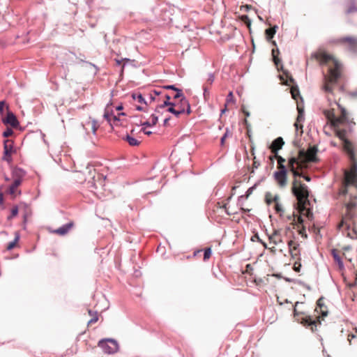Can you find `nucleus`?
<instances>
[{"mask_svg": "<svg viewBox=\"0 0 357 357\" xmlns=\"http://www.w3.org/2000/svg\"><path fill=\"white\" fill-rule=\"evenodd\" d=\"M323 113L328 120L333 121V126L336 130L337 135L343 142V150L348 155L351 163V168L344 170L342 181V193L348 195L349 188L354 187L357 188V162L355 160V150L351 142L345 138L346 132L339 128L340 121L335 115L333 110L324 109Z\"/></svg>", "mask_w": 357, "mask_h": 357, "instance_id": "f257e3e1", "label": "nucleus"}, {"mask_svg": "<svg viewBox=\"0 0 357 357\" xmlns=\"http://www.w3.org/2000/svg\"><path fill=\"white\" fill-rule=\"evenodd\" d=\"M316 59L321 64L328 66V74L324 75L323 90L327 93H332L333 88L331 85L337 84L341 77V64L332 55L321 52L315 54Z\"/></svg>", "mask_w": 357, "mask_h": 357, "instance_id": "f03ea898", "label": "nucleus"}, {"mask_svg": "<svg viewBox=\"0 0 357 357\" xmlns=\"http://www.w3.org/2000/svg\"><path fill=\"white\" fill-rule=\"evenodd\" d=\"M349 201L346 203V213L340 222V226H345L348 231V237L351 238H357V229L356 218L357 213L356 211L357 207L356 197L349 194Z\"/></svg>", "mask_w": 357, "mask_h": 357, "instance_id": "7ed1b4c3", "label": "nucleus"}, {"mask_svg": "<svg viewBox=\"0 0 357 357\" xmlns=\"http://www.w3.org/2000/svg\"><path fill=\"white\" fill-rule=\"evenodd\" d=\"M289 171L291 172L294 178L291 188V192L293 195L300 203H307L310 196V190L305 183H303L301 181L296 179L297 177H301L302 174L299 172L297 167L290 169Z\"/></svg>", "mask_w": 357, "mask_h": 357, "instance_id": "20e7f679", "label": "nucleus"}, {"mask_svg": "<svg viewBox=\"0 0 357 357\" xmlns=\"http://www.w3.org/2000/svg\"><path fill=\"white\" fill-rule=\"evenodd\" d=\"M291 93L292 98L296 100L297 102V110H298V115L296 118V121L294 123V126L296 128V132L299 130V129L301 130V135L303 133V125L302 123L304 121L305 117H304V108L303 106V98L301 96L299 89L298 86L294 87L291 90Z\"/></svg>", "mask_w": 357, "mask_h": 357, "instance_id": "39448f33", "label": "nucleus"}, {"mask_svg": "<svg viewBox=\"0 0 357 357\" xmlns=\"http://www.w3.org/2000/svg\"><path fill=\"white\" fill-rule=\"evenodd\" d=\"M300 304L298 301L296 302L294 305V319L298 323L303 324L305 327H310V329L312 332L317 331V325L321 324V321L319 318L316 320L312 319L311 316H306L305 317L299 318L300 314H303V312H298L297 310L298 305Z\"/></svg>", "mask_w": 357, "mask_h": 357, "instance_id": "423d86ee", "label": "nucleus"}, {"mask_svg": "<svg viewBox=\"0 0 357 357\" xmlns=\"http://www.w3.org/2000/svg\"><path fill=\"white\" fill-rule=\"evenodd\" d=\"M98 346L100 347L105 354H114L119 349L118 342L112 338H105L99 340Z\"/></svg>", "mask_w": 357, "mask_h": 357, "instance_id": "0eeeda50", "label": "nucleus"}, {"mask_svg": "<svg viewBox=\"0 0 357 357\" xmlns=\"http://www.w3.org/2000/svg\"><path fill=\"white\" fill-rule=\"evenodd\" d=\"M287 172L286 165H282L281 169L273 173V178L281 188H285L287 185Z\"/></svg>", "mask_w": 357, "mask_h": 357, "instance_id": "6e6552de", "label": "nucleus"}, {"mask_svg": "<svg viewBox=\"0 0 357 357\" xmlns=\"http://www.w3.org/2000/svg\"><path fill=\"white\" fill-rule=\"evenodd\" d=\"M337 42L342 44L347 43L349 52L354 54L357 53V38L345 36L337 39Z\"/></svg>", "mask_w": 357, "mask_h": 357, "instance_id": "1a4fd4ad", "label": "nucleus"}, {"mask_svg": "<svg viewBox=\"0 0 357 357\" xmlns=\"http://www.w3.org/2000/svg\"><path fill=\"white\" fill-rule=\"evenodd\" d=\"M2 122L5 125H10L13 128H17L20 126V122L16 116L9 110H8L6 116L2 119Z\"/></svg>", "mask_w": 357, "mask_h": 357, "instance_id": "9d476101", "label": "nucleus"}, {"mask_svg": "<svg viewBox=\"0 0 357 357\" xmlns=\"http://www.w3.org/2000/svg\"><path fill=\"white\" fill-rule=\"evenodd\" d=\"M104 118L109 123L112 128H113V126H117L120 121L119 117L114 115L112 111L109 112L107 109H105Z\"/></svg>", "mask_w": 357, "mask_h": 357, "instance_id": "9b49d317", "label": "nucleus"}, {"mask_svg": "<svg viewBox=\"0 0 357 357\" xmlns=\"http://www.w3.org/2000/svg\"><path fill=\"white\" fill-rule=\"evenodd\" d=\"M317 152L318 149L316 146H310L307 150L306 160L313 163L318 162Z\"/></svg>", "mask_w": 357, "mask_h": 357, "instance_id": "f8f14e48", "label": "nucleus"}, {"mask_svg": "<svg viewBox=\"0 0 357 357\" xmlns=\"http://www.w3.org/2000/svg\"><path fill=\"white\" fill-rule=\"evenodd\" d=\"M340 111V116L338 119L340 121V126L342 123H349V125H355L353 121H350L348 117V112L344 107L340 104H337Z\"/></svg>", "mask_w": 357, "mask_h": 357, "instance_id": "ddd939ff", "label": "nucleus"}, {"mask_svg": "<svg viewBox=\"0 0 357 357\" xmlns=\"http://www.w3.org/2000/svg\"><path fill=\"white\" fill-rule=\"evenodd\" d=\"M284 142L281 137H278L276 139H275L271 146L270 149L271 150V152L275 154H278V152L280 149L282 148V146L284 145Z\"/></svg>", "mask_w": 357, "mask_h": 357, "instance_id": "4468645a", "label": "nucleus"}, {"mask_svg": "<svg viewBox=\"0 0 357 357\" xmlns=\"http://www.w3.org/2000/svg\"><path fill=\"white\" fill-rule=\"evenodd\" d=\"M74 223L73 222H69L58 229L54 230V233L58 234L59 236H64L68 233L70 229L73 227Z\"/></svg>", "mask_w": 357, "mask_h": 357, "instance_id": "2eb2a0df", "label": "nucleus"}, {"mask_svg": "<svg viewBox=\"0 0 357 357\" xmlns=\"http://www.w3.org/2000/svg\"><path fill=\"white\" fill-rule=\"evenodd\" d=\"M26 175V171L22 168L16 167L12 170V176L14 179H19L22 183V179Z\"/></svg>", "mask_w": 357, "mask_h": 357, "instance_id": "dca6fc26", "label": "nucleus"}, {"mask_svg": "<svg viewBox=\"0 0 357 357\" xmlns=\"http://www.w3.org/2000/svg\"><path fill=\"white\" fill-rule=\"evenodd\" d=\"M22 184L21 181L19 179H14L12 184L6 190V193L13 196L14 197H16V192L17 188Z\"/></svg>", "mask_w": 357, "mask_h": 357, "instance_id": "f3484780", "label": "nucleus"}, {"mask_svg": "<svg viewBox=\"0 0 357 357\" xmlns=\"http://www.w3.org/2000/svg\"><path fill=\"white\" fill-rule=\"evenodd\" d=\"M331 255L334 259V261L337 264L338 268L340 271L344 269V265L342 260V258L338 254V252L336 249H332L331 251Z\"/></svg>", "mask_w": 357, "mask_h": 357, "instance_id": "a211bd4d", "label": "nucleus"}, {"mask_svg": "<svg viewBox=\"0 0 357 357\" xmlns=\"http://www.w3.org/2000/svg\"><path fill=\"white\" fill-rule=\"evenodd\" d=\"M324 297L319 298L317 301V308L320 310V313L321 314L322 317H326L328 315V310L326 306L324 303Z\"/></svg>", "mask_w": 357, "mask_h": 357, "instance_id": "6ab92c4d", "label": "nucleus"}, {"mask_svg": "<svg viewBox=\"0 0 357 357\" xmlns=\"http://www.w3.org/2000/svg\"><path fill=\"white\" fill-rule=\"evenodd\" d=\"M3 151L6 147L8 151L10 153H15L16 152V149L14 148V142L10 139H5L3 142Z\"/></svg>", "mask_w": 357, "mask_h": 357, "instance_id": "aec40b11", "label": "nucleus"}, {"mask_svg": "<svg viewBox=\"0 0 357 357\" xmlns=\"http://www.w3.org/2000/svg\"><path fill=\"white\" fill-rule=\"evenodd\" d=\"M123 139L128 143L131 146H137L140 144V142L134 137L130 136L129 134H126V136L123 137Z\"/></svg>", "mask_w": 357, "mask_h": 357, "instance_id": "412c9836", "label": "nucleus"}, {"mask_svg": "<svg viewBox=\"0 0 357 357\" xmlns=\"http://www.w3.org/2000/svg\"><path fill=\"white\" fill-rule=\"evenodd\" d=\"M287 165H288L289 169H294L295 167H297V166L300 165V162H299V160L296 157L291 156L288 159Z\"/></svg>", "mask_w": 357, "mask_h": 357, "instance_id": "4be33fe9", "label": "nucleus"}, {"mask_svg": "<svg viewBox=\"0 0 357 357\" xmlns=\"http://www.w3.org/2000/svg\"><path fill=\"white\" fill-rule=\"evenodd\" d=\"M288 247L289 248L290 253L294 252H300L299 250V243L294 242L292 240H289L287 243Z\"/></svg>", "mask_w": 357, "mask_h": 357, "instance_id": "5701e85b", "label": "nucleus"}, {"mask_svg": "<svg viewBox=\"0 0 357 357\" xmlns=\"http://www.w3.org/2000/svg\"><path fill=\"white\" fill-rule=\"evenodd\" d=\"M278 28V26L275 25L273 27H271L265 30L266 37L268 40H270L273 38Z\"/></svg>", "mask_w": 357, "mask_h": 357, "instance_id": "b1692460", "label": "nucleus"}, {"mask_svg": "<svg viewBox=\"0 0 357 357\" xmlns=\"http://www.w3.org/2000/svg\"><path fill=\"white\" fill-rule=\"evenodd\" d=\"M20 234L18 231L15 233V238L13 241L10 242L6 247L7 250H12L17 245L20 240Z\"/></svg>", "mask_w": 357, "mask_h": 357, "instance_id": "393cba45", "label": "nucleus"}, {"mask_svg": "<svg viewBox=\"0 0 357 357\" xmlns=\"http://www.w3.org/2000/svg\"><path fill=\"white\" fill-rule=\"evenodd\" d=\"M132 98L133 100H137V102L139 103H143L145 104L146 105H148V102H146L142 94L140 93H133L132 94Z\"/></svg>", "mask_w": 357, "mask_h": 357, "instance_id": "a878e982", "label": "nucleus"}, {"mask_svg": "<svg viewBox=\"0 0 357 357\" xmlns=\"http://www.w3.org/2000/svg\"><path fill=\"white\" fill-rule=\"evenodd\" d=\"M259 181L256 183H255L252 186H251L250 188H249L247 190V191L245 192V194L244 195H241V197H238V202H240V200L242 198L248 199V197L252 193L254 190L256 189V188L259 185Z\"/></svg>", "mask_w": 357, "mask_h": 357, "instance_id": "bb28decb", "label": "nucleus"}, {"mask_svg": "<svg viewBox=\"0 0 357 357\" xmlns=\"http://www.w3.org/2000/svg\"><path fill=\"white\" fill-rule=\"evenodd\" d=\"M357 12V6L355 1L350 2L348 8L345 10L346 15H350L353 13Z\"/></svg>", "mask_w": 357, "mask_h": 357, "instance_id": "cd10ccee", "label": "nucleus"}, {"mask_svg": "<svg viewBox=\"0 0 357 357\" xmlns=\"http://www.w3.org/2000/svg\"><path fill=\"white\" fill-rule=\"evenodd\" d=\"M19 213V208L17 205H15L11 211L10 214L7 217V220L10 221L13 218L16 217L18 215Z\"/></svg>", "mask_w": 357, "mask_h": 357, "instance_id": "c85d7f7f", "label": "nucleus"}, {"mask_svg": "<svg viewBox=\"0 0 357 357\" xmlns=\"http://www.w3.org/2000/svg\"><path fill=\"white\" fill-rule=\"evenodd\" d=\"M275 50L274 49L272 50V55L273 59L275 65L276 66L278 70H280V68L282 69L283 66L281 63V60L276 57L275 54Z\"/></svg>", "mask_w": 357, "mask_h": 357, "instance_id": "c756f323", "label": "nucleus"}, {"mask_svg": "<svg viewBox=\"0 0 357 357\" xmlns=\"http://www.w3.org/2000/svg\"><path fill=\"white\" fill-rule=\"evenodd\" d=\"M2 160L6 161L8 163H10L13 160L12 153H9L6 148L5 151H3V155L2 157Z\"/></svg>", "mask_w": 357, "mask_h": 357, "instance_id": "7c9ffc66", "label": "nucleus"}, {"mask_svg": "<svg viewBox=\"0 0 357 357\" xmlns=\"http://www.w3.org/2000/svg\"><path fill=\"white\" fill-rule=\"evenodd\" d=\"M284 235L288 238H294V232L290 225L287 226L284 229Z\"/></svg>", "mask_w": 357, "mask_h": 357, "instance_id": "2f4dec72", "label": "nucleus"}, {"mask_svg": "<svg viewBox=\"0 0 357 357\" xmlns=\"http://www.w3.org/2000/svg\"><path fill=\"white\" fill-rule=\"evenodd\" d=\"M212 255V250L210 247L204 249V261L208 260Z\"/></svg>", "mask_w": 357, "mask_h": 357, "instance_id": "473e14b6", "label": "nucleus"}, {"mask_svg": "<svg viewBox=\"0 0 357 357\" xmlns=\"http://www.w3.org/2000/svg\"><path fill=\"white\" fill-rule=\"evenodd\" d=\"M174 91H176V93L173 96L174 99L181 100L183 97H185L183 93V91L181 89L177 88Z\"/></svg>", "mask_w": 357, "mask_h": 357, "instance_id": "72a5a7b5", "label": "nucleus"}, {"mask_svg": "<svg viewBox=\"0 0 357 357\" xmlns=\"http://www.w3.org/2000/svg\"><path fill=\"white\" fill-rule=\"evenodd\" d=\"M274 209L275 212L280 215V216H282L284 209L280 203L275 204Z\"/></svg>", "mask_w": 357, "mask_h": 357, "instance_id": "f704fd0d", "label": "nucleus"}, {"mask_svg": "<svg viewBox=\"0 0 357 357\" xmlns=\"http://www.w3.org/2000/svg\"><path fill=\"white\" fill-rule=\"evenodd\" d=\"M186 105L185 108V113L187 114H190L192 112L190 104L188 99H183V102Z\"/></svg>", "mask_w": 357, "mask_h": 357, "instance_id": "c9c22d12", "label": "nucleus"}, {"mask_svg": "<svg viewBox=\"0 0 357 357\" xmlns=\"http://www.w3.org/2000/svg\"><path fill=\"white\" fill-rule=\"evenodd\" d=\"M229 129L226 128L225 133L223 134V135L220 138V145L222 146H223L225 145V140L227 138V137L229 136Z\"/></svg>", "mask_w": 357, "mask_h": 357, "instance_id": "e433bc0d", "label": "nucleus"}, {"mask_svg": "<svg viewBox=\"0 0 357 357\" xmlns=\"http://www.w3.org/2000/svg\"><path fill=\"white\" fill-rule=\"evenodd\" d=\"M14 133L13 130L10 128H7L5 131H3L2 135L3 137L7 138L11 135H13Z\"/></svg>", "mask_w": 357, "mask_h": 357, "instance_id": "4c0bfd02", "label": "nucleus"}, {"mask_svg": "<svg viewBox=\"0 0 357 357\" xmlns=\"http://www.w3.org/2000/svg\"><path fill=\"white\" fill-rule=\"evenodd\" d=\"M251 240L252 241H257L258 242L261 243L266 248H267L266 244L259 238L257 233L252 236Z\"/></svg>", "mask_w": 357, "mask_h": 357, "instance_id": "58836bf2", "label": "nucleus"}, {"mask_svg": "<svg viewBox=\"0 0 357 357\" xmlns=\"http://www.w3.org/2000/svg\"><path fill=\"white\" fill-rule=\"evenodd\" d=\"M269 240L274 245H278L279 243L282 242L281 238H278V237L274 236H269Z\"/></svg>", "mask_w": 357, "mask_h": 357, "instance_id": "ea45409f", "label": "nucleus"}, {"mask_svg": "<svg viewBox=\"0 0 357 357\" xmlns=\"http://www.w3.org/2000/svg\"><path fill=\"white\" fill-rule=\"evenodd\" d=\"M243 123L245 124V127H246V130H247V135L249 137V139L250 141H251V130H250V125L249 124V123L248 122V121L246 119H244L243 121Z\"/></svg>", "mask_w": 357, "mask_h": 357, "instance_id": "a19ab883", "label": "nucleus"}, {"mask_svg": "<svg viewBox=\"0 0 357 357\" xmlns=\"http://www.w3.org/2000/svg\"><path fill=\"white\" fill-rule=\"evenodd\" d=\"M277 160L278 162V169H281V166L284 165V163L285 162V159L282 156L277 155Z\"/></svg>", "mask_w": 357, "mask_h": 357, "instance_id": "79ce46f5", "label": "nucleus"}, {"mask_svg": "<svg viewBox=\"0 0 357 357\" xmlns=\"http://www.w3.org/2000/svg\"><path fill=\"white\" fill-rule=\"evenodd\" d=\"M177 106V102H172V101H164L162 103V107H172L175 108Z\"/></svg>", "mask_w": 357, "mask_h": 357, "instance_id": "37998d69", "label": "nucleus"}, {"mask_svg": "<svg viewBox=\"0 0 357 357\" xmlns=\"http://www.w3.org/2000/svg\"><path fill=\"white\" fill-rule=\"evenodd\" d=\"M214 79H215V77H214L213 73H209L208 74V77L207 80H206V85H211L213 83Z\"/></svg>", "mask_w": 357, "mask_h": 357, "instance_id": "c03bdc74", "label": "nucleus"}, {"mask_svg": "<svg viewBox=\"0 0 357 357\" xmlns=\"http://www.w3.org/2000/svg\"><path fill=\"white\" fill-rule=\"evenodd\" d=\"M273 199H271V193L270 192H267L265 195V202L268 205H270L272 203Z\"/></svg>", "mask_w": 357, "mask_h": 357, "instance_id": "a18cd8bd", "label": "nucleus"}, {"mask_svg": "<svg viewBox=\"0 0 357 357\" xmlns=\"http://www.w3.org/2000/svg\"><path fill=\"white\" fill-rule=\"evenodd\" d=\"M185 114V109L183 107L181 109H176L172 113L173 115H174L176 117L178 118L181 114Z\"/></svg>", "mask_w": 357, "mask_h": 357, "instance_id": "49530a36", "label": "nucleus"}, {"mask_svg": "<svg viewBox=\"0 0 357 357\" xmlns=\"http://www.w3.org/2000/svg\"><path fill=\"white\" fill-rule=\"evenodd\" d=\"M7 107V109H8V107L6 105V100H1L0 101V114L3 115L4 114V107Z\"/></svg>", "mask_w": 357, "mask_h": 357, "instance_id": "de8ad7c7", "label": "nucleus"}, {"mask_svg": "<svg viewBox=\"0 0 357 357\" xmlns=\"http://www.w3.org/2000/svg\"><path fill=\"white\" fill-rule=\"evenodd\" d=\"M22 225H23V229H26V222H27V220H28V213L26 211H25L22 215Z\"/></svg>", "mask_w": 357, "mask_h": 357, "instance_id": "09e8293b", "label": "nucleus"}, {"mask_svg": "<svg viewBox=\"0 0 357 357\" xmlns=\"http://www.w3.org/2000/svg\"><path fill=\"white\" fill-rule=\"evenodd\" d=\"M151 125H153V126H155L158 121V116L157 115H155V114H152L151 115Z\"/></svg>", "mask_w": 357, "mask_h": 357, "instance_id": "8fccbe9b", "label": "nucleus"}, {"mask_svg": "<svg viewBox=\"0 0 357 357\" xmlns=\"http://www.w3.org/2000/svg\"><path fill=\"white\" fill-rule=\"evenodd\" d=\"M204 97L205 99L209 96V88L206 84L203 85Z\"/></svg>", "mask_w": 357, "mask_h": 357, "instance_id": "3c124183", "label": "nucleus"}, {"mask_svg": "<svg viewBox=\"0 0 357 357\" xmlns=\"http://www.w3.org/2000/svg\"><path fill=\"white\" fill-rule=\"evenodd\" d=\"M183 99H187L186 97H183L181 100H179L177 102V106L178 107V109H181L183 107V109L185 108L186 105L184 104V102H183Z\"/></svg>", "mask_w": 357, "mask_h": 357, "instance_id": "603ef678", "label": "nucleus"}, {"mask_svg": "<svg viewBox=\"0 0 357 357\" xmlns=\"http://www.w3.org/2000/svg\"><path fill=\"white\" fill-rule=\"evenodd\" d=\"M98 320L97 312H94V316L88 321V324L96 323Z\"/></svg>", "mask_w": 357, "mask_h": 357, "instance_id": "864d4df0", "label": "nucleus"}, {"mask_svg": "<svg viewBox=\"0 0 357 357\" xmlns=\"http://www.w3.org/2000/svg\"><path fill=\"white\" fill-rule=\"evenodd\" d=\"M227 103L230 102H234V98L232 91H230L226 98Z\"/></svg>", "mask_w": 357, "mask_h": 357, "instance_id": "5fc2aeb1", "label": "nucleus"}, {"mask_svg": "<svg viewBox=\"0 0 357 357\" xmlns=\"http://www.w3.org/2000/svg\"><path fill=\"white\" fill-rule=\"evenodd\" d=\"M165 107H162V104L158 105L154 109V112L157 114H162V109Z\"/></svg>", "mask_w": 357, "mask_h": 357, "instance_id": "6e6d98bb", "label": "nucleus"}, {"mask_svg": "<svg viewBox=\"0 0 357 357\" xmlns=\"http://www.w3.org/2000/svg\"><path fill=\"white\" fill-rule=\"evenodd\" d=\"M3 204H4L3 193L0 190V206L1 207L2 210L5 209V206L3 205Z\"/></svg>", "mask_w": 357, "mask_h": 357, "instance_id": "4d7b16f0", "label": "nucleus"}, {"mask_svg": "<svg viewBox=\"0 0 357 357\" xmlns=\"http://www.w3.org/2000/svg\"><path fill=\"white\" fill-rule=\"evenodd\" d=\"M260 165V162L259 161H257L254 160L253 165H252V170L250 172V174L255 173V169H257Z\"/></svg>", "mask_w": 357, "mask_h": 357, "instance_id": "13d9d810", "label": "nucleus"}, {"mask_svg": "<svg viewBox=\"0 0 357 357\" xmlns=\"http://www.w3.org/2000/svg\"><path fill=\"white\" fill-rule=\"evenodd\" d=\"M114 61L116 63V65L119 66L121 64L122 61H126V62H128L130 61V59H128V58H124V59H114Z\"/></svg>", "mask_w": 357, "mask_h": 357, "instance_id": "bf43d9fd", "label": "nucleus"}, {"mask_svg": "<svg viewBox=\"0 0 357 357\" xmlns=\"http://www.w3.org/2000/svg\"><path fill=\"white\" fill-rule=\"evenodd\" d=\"M162 88L165 89H167V90H173V91H175L177 89V87L174 84L165 85L162 86Z\"/></svg>", "mask_w": 357, "mask_h": 357, "instance_id": "052dcab7", "label": "nucleus"}, {"mask_svg": "<svg viewBox=\"0 0 357 357\" xmlns=\"http://www.w3.org/2000/svg\"><path fill=\"white\" fill-rule=\"evenodd\" d=\"M298 153L300 156L307 158V151H305L304 149H300Z\"/></svg>", "mask_w": 357, "mask_h": 357, "instance_id": "680f3d73", "label": "nucleus"}, {"mask_svg": "<svg viewBox=\"0 0 357 357\" xmlns=\"http://www.w3.org/2000/svg\"><path fill=\"white\" fill-rule=\"evenodd\" d=\"M96 120H93L91 121V129L93 130V132L95 134L96 132V130H97V126H96Z\"/></svg>", "mask_w": 357, "mask_h": 357, "instance_id": "e2e57ef3", "label": "nucleus"}, {"mask_svg": "<svg viewBox=\"0 0 357 357\" xmlns=\"http://www.w3.org/2000/svg\"><path fill=\"white\" fill-rule=\"evenodd\" d=\"M301 264L300 263L296 262L294 265V270L296 272H299L301 269Z\"/></svg>", "mask_w": 357, "mask_h": 357, "instance_id": "0e129e2a", "label": "nucleus"}, {"mask_svg": "<svg viewBox=\"0 0 357 357\" xmlns=\"http://www.w3.org/2000/svg\"><path fill=\"white\" fill-rule=\"evenodd\" d=\"M298 284H299L300 285H302L304 287H305L307 290L310 291L311 290V287L310 285L305 284L304 282L303 281H298Z\"/></svg>", "mask_w": 357, "mask_h": 357, "instance_id": "69168bd1", "label": "nucleus"}, {"mask_svg": "<svg viewBox=\"0 0 357 357\" xmlns=\"http://www.w3.org/2000/svg\"><path fill=\"white\" fill-rule=\"evenodd\" d=\"M299 234L303 236V237H305V238H307V234L305 233V228L303 227L302 229H301L299 231H298Z\"/></svg>", "mask_w": 357, "mask_h": 357, "instance_id": "338daca9", "label": "nucleus"}, {"mask_svg": "<svg viewBox=\"0 0 357 357\" xmlns=\"http://www.w3.org/2000/svg\"><path fill=\"white\" fill-rule=\"evenodd\" d=\"M280 232H281L280 229H275L272 236L280 238V236H281Z\"/></svg>", "mask_w": 357, "mask_h": 357, "instance_id": "774afa93", "label": "nucleus"}]
</instances>
